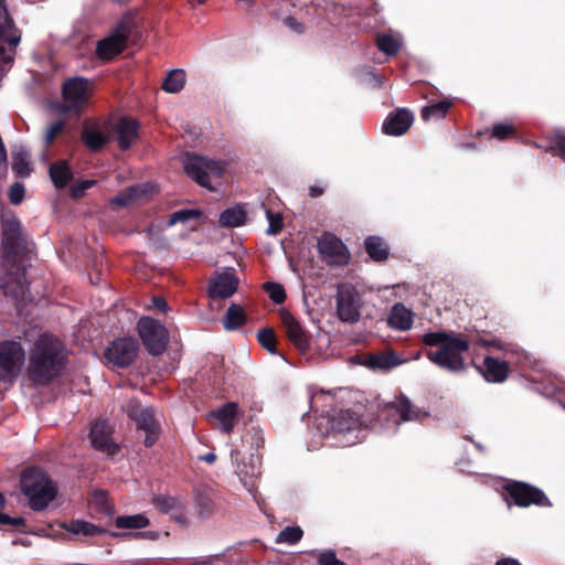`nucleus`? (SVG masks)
I'll list each match as a JSON object with an SVG mask.
<instances>
[{"instance_id":"f257e3e1","label":"nucleus","mask_w":565,"mask_h":565,"mask_svg":"<svg viewBox=\"0 0 565 565\" xmlns=\"http://www.w3.org/2000/svg\"><path fill=\"white\" fill-rule=\"evenodd\" d=\"M66 363L62 341L49 333L40 334L29 352L28 377L35 385H46L62 374Z\"/></svg>"},{"instance_id":"f03ea898","label":"nucleus","mask_w":565,"mask_h":565,"mask_svg":"<svg viewBox=\"0 0 565 565\" xmlns=\"http://www.w3.org/2000/svg\"><path fill=\"white\" fill-rule=\"evenodd\" d=\"M423 342L426 345L437 347V350L426 352L431 363L449 372H459L465 369L463 353L469 350L467 340L445 331H436L425 333Z\"/></svg>"},{"instance_id":"7ed1b4c3","label":"nucleus","mask_w":565,"mask_h":565,"mask_svg":"<svg viewBox=\"0 0 565 565\" xmlns=\"http://www.w3.org/2000/svg\"><path fill=\"white\" fill-rule=\"evenodd\" d=\"M315 434L328 436L339 435L343 446H352L366 437V427L359 414L351 409L334 412L331 416H319L313 426Z\"/></svg>"},{"instance_id":"20e7f679","label":"nucleus","mask_w":565,"mask_h":565,"mask_svg":"<svg viewBox=\"0 0 565 565\" xmlns=\"http://www.w3.org/2000/svg\"><path fill=\"white\" fill-rule=\"evenodd\" d=\"M428 413L414 405L409 398L399 394L393 402L380 404L373 422V429L379 434L394 435L406 422L422 420Z\"/></svg>"},{"instance_id":"39448f33","label":"nucleus","mask_w":565,"mask_h":565,"mask_svg":"<svg viewBox=\"0 0 565 565\" xmlns=\"http://www.w3.org/2000/svg\"><path fill=\"white\" fill-rule=\"evenodd\" d=\"M21 490L33 511H43L57 495V489L45 472L33 467L23 471Z\"/></svg>"},{"instance_id":"423d86ee","label":"nucleus","mask_w":565,"mask_h":565,"mask_svg":"<svg viewBox=\"0 0 565 565\" xmlns=\"http://www.w3.org/2000/svg\"><path fill=\"white\" fill-rule=\"evenodd\" d=\"M183 168L186 175L199 185L214 191L213 181L221 179L225 163L198 154H186L183 159Z\"/></svg>"},{"instance_id":"0eeeda50","label":"nucleus","mask_w":565,"mask_h":565,"mask_svg":"<svg viewBox=\"0 0 565 565\" xmlns=\"http://www.w3.org/2000/svg\"><path fill=\"white\" fill-rule=\"evenodd\" d=\"M125 412L136 423L137 430L145 434L143 445L146 447L153 446L161 434V425L156 416V411L131 399L126 404Z\"/></svg>"},{"instance_id":"6e6552de","label":"nucleus","mask_w":565,"mask_h":565,"mask_svg":"<svg viewBox=\"0 0 565 565\" xmlns=\"http://www.w3.org/2000/svg\"><path fill=\"white\" fill-rule=\"evenodd\" d=\"M363 305L362 294L354 286L344 284L338 287L335 310L338 318L342 322L356 323L361 319Z\"/></svg>"},{"instance_id":"1a4fd4ad","label":"nucleus","mask_w":565,"mask_h":565,"mask_svg":"<svg viewBox=\"0 0 565 565\" xmlns=\"http://www.w3.org/2000/svg\"><path fill=\"white\" fill-rule=\"evenodd\" d=\"M137 329L149 354L159 355L167 349L169 334L162 323L150 317H142L138 321Z\"/></svg>"},{"instance_id":"9d476101","label":"nucleus","mask_w":565,"mask_h":565,"mask_svg":"<svg viewBox=\"0 0 565 565\" xmlns=\"http://www.w3.org/2000/svg\"><path fill=\"white\" fill-rule=\"evenodd\" d=\"M25 351L18 341L0 342V382L15 379L24 363Z\"/></svg>"},{"instance_id":"9b49d317","label":"nucleus","mask_w":565,"mask_h":565,"mask_svg":"<svg viewBox=\"0 0 565 565\" xmlns=\"http://www.w3.org/2000/svg\"><path fill=\"white\" fill-rule=\"evenodd\" d=\"M130 34V25L127 20H121L109 35L99 40L96 44V55L99 60L110 61L121 53Z\"/></svg>"},{"instance_id":"f8f14e48","label":"nucleus","mask_w":565,"mask_h":565,"mask_svg":"<svg viewBox=\"0 0 565 565\" xmlns=\"http://www.w3.org/2000/svg\"><path fill=\"white\" fill-rule=\"evenodd\" d=\"M509 497L514 504L519 507H529L536 504L541 507H550L551 502L544 492L535 487L520 481H510L504 486Z\"/></svg>"},{"instance_id":"ddd939ff","label":"nucleus","mask_w":565,"mask_h":565,"mask_svg":"<svg viewBox=\"0 0 565 565\" xmlns=\"http://www.w3.org/2000/svg\"><path fill=\"white\" fill-rule=\"evenodd\" d=\"M317 246L321 256L331 266H345L351 259L347 245L331 233H323Z\"/></svg>"},{"instance_id":"4468645a","label":"nucleus","mask_w":565,"mask_h":565,"mask_svg":"<svg viewBox=\"0 0 565 565\" xmlns=\"http://www.w3.org/2000/svg\"><path fill=\"white\" fill-rule=\"evenodd\" d=\"M139 351V343L132 338H121L111 342L105 351L109 363L125 367L134 362Z\"/></svg>"},{"instance_id":"2eb2a0df","label":"nucleus","mask_w":565,"mask_h":565,"mask_svg":"<svg viewBox=\"0 0 565 565\" xmlns=\"http://www.w3.org/2000/svg\"><path fill=\"white\" fill-rule=\"evenodd\" d=\"M89 81L84 77H73L63 85L65 110L73 111L82 108L88 98Z\"/></svg>"},{"instance_id":"dca6fc26","label":"nucleus","mask_w":565,"mask_h":565,"mask_svg":"<svg viewBox=\"0 0 565 565\" xmlns=\"http://www.w3.org/2000/svg\"><path fill=\"white\" fill-rule=\"evenodd\" d=\"M238 287V278L233 268H226L215 273L209 284L207 292L213 299H226L235 294Z\"/></svg>"},{"instance_id":"f3484780","label":"nucleus","mask_w":565,"mask_h":565,"mask_svg":"<svg viewBox=\"0 0 565 565\" xmlns=\"http://www.w3.org/2000/svg\"><path fill=\"white\" fill-rule=\"evenodd\" d=\"M280 318L286 331V335L294 344V347L297 348L300 353L308 352L310 348V339L306 329L288 311H281Z\"/></svg>"},{"instance_id":"a211bd4d","label":"nucleus","mask_w":565,"mask_h":565,"mask_svg":"<svg viewBox=\"0 0 565 565\" xmlns=\"http://www.w3.org/2000/svg\"><path fill=\"white\" fill-rule=\"evenodd\" d=\"M90 444L94 449L107 455H115L118 446L111 441L110 429L106 420H97L93 424L89 431Z\"/></svg>"},{"instance_id":"6ab92c4d","label":"nucleus","mask_w":565,"mask_h":565,"mask_svg":"<svg viewBox=\"0 0 565 565\" xmlns=\"http://www.w3.org/2000/svg\"><path fill=\"white\" fill-rule=\"evenodd\" d=\"M156 507L160 512L169 514L177 523L188 524L186 502L179 497L159 495L156 498Z\"/></svg>"},{"instance_id":"aec40b11","label":"nucleus","mask_w":565,"mask_h":565,"mask_svg":"<svg viewBox=\"0 0 565 565\" xmlns=\"http://www.w3.org/2000/svg\"><path fill=\"white\" fill-rule=\"evenodd\" d=\"M414 115L406 108L391 113L383 122V132L388 136H402L413 125Z\"/></svg>"},{"instance_id":"412c9836","label":"nucleus","mask_w":565,"mask_h":565,"mask_svg":"<svg viewBox=\"0 0 565 565\" xmlns=\"http://www.w3.org/2000/svg\"><path fill=\"white\" fill-rule=\"evenodd\" d=\"M111 130L121 150L129 149L138 137V124L131 118H120Z\"/></svg>"},{"instance_id":"4be33fe9","label":"nucleus","mask_w":565,"mask_h":565,"mask_svg":"<svg viewBox=\"0 0 565 565\" xmlns=\"http://www.w3.org/2000/svg\"><path fill=\"white\" fill-rule=\"evenodd\" d=\"M217 420L218 429L224 434H231L238 422V404L228 402L211 413Z\"/></svg>"},{"instance_id":"5701e85b","label":"nucleus","mask_w":565,"mask_h":565,"mask_svg":"<svg viewBox=\"0 0 565 565\" xmlns=\"http://www.w3.org/2000/svg\"><path fill=\"white\" fill-rule=\"evenodd\" d=\"M414 312L406 308L403 303H395L387 318V323L392 329L398 331H407L412 329Z\"/></svg>"},{"instance_id":"b1692460","label":"nucleus","mask_w":565,"mask_h":565,"mask_svg":"<svg viewBox=\"0 0 565 565\" xmlns=\"http://www.w3.org/2000/svg\"><path fill=\"white\" fill-rule=\"evenodd\" d=\"M483 377L487 382L502 383L509 374L508 363L497 358L486 356L483 360Z\"/></svg>"},{"instance_id":"393cba45","label":"nucleus","mask_w":565,"mask_h":565,"mask_svg":"<svg viewBox=\"0 0 565 565\" xmlns=\"http://www.w3.org/2000/svg\"><path fill=\"white\" fill-rule=\"evenodd\" d=\"M152 190L153 186L150 183L132 185L119 192L114 199H111V203L119 206H129L137 199L148 195Z\"/></svg>"},{"instance_id":"a878e982","label":"nucleus","mask_w":565,"mask_h":565,"mask_svg":"<svg viewBox=\"0 0 565 565\" xmlns=\"http://www.w3.org/2000/svg\"><path fill=\"white\" fill-rule=\"evenodd\" d=\"M62 527L74 536L93 537L105 533V530L84 520H72L63 523Z\"/></svg>"},{"instance_id":"bb28decb","label":"nucleus","mask_w":565,"mask_h":565,"mask_svg":"<svg viewBox=\"0 0 565 565\" xmlns=\"http://www.w3.org/2000/svg\"><path fill=\"white\" fill-rule=\"evenodd\" d=\"M364 247L370 258L374 262H383L390 255V246L381 236H367L364 241Z\"/></svg>"},{"instance_id":"cd10ccee","label":"nucleus","mask_w":565,"mask_h":565,"mask_svg":"<svg viewBox=\"0 0 565 565\" xmlns=\"http://www.w3.org/2000/svg\"><path fill=\"white\" fill-rule=\"evenodd\" d=\"M402 363L403 361L398 355L392 351L373 354L366 360V365L369 367L382 371L392 370Z\"/></svg>"},{"instance_id":"c85d7f7f","label":"nucleus","mask_w":565,"mask_h":565,"mask_svg":"<svg viewBox=\"0 0 565 565\" xmlns=\"http://www.w3.org/2000/svg\"><path fill=\"white\" fill-rule=\"evenodd\" d=\"M246 211L239 204L224 210L218 217V223L223 227H237L245 223Z\"/></svg>"},{"instance_id":"c756f323","label":"nucleus","mask_w":565,"mask_h":565,"mask_svg":"<svg viewBox=\"0 0 565 565\" xmlns=\"http://www.w3.org/2000/svg\"><path fill=\"white\" fill-rule=\"evenodd\" d=\"M246 322V316L243 307L237 303H231L223 318V327L227 331H234Z\"/></svg>"},{"instance_id":"7c9ffc66","label":"nucleus","mask_w":565,"mask_h":565,"mask_svg":"<svg viewBox=\"0 0 565 565\" xmlns=\"http://www.w3.org/2000/svg\"><path fill=\"white\" fill-rule=\"evenodd\" d=\"M12 26L13 22L11 21L6 33L0 36V61L3 63H10L13 60L14 46L20 42V35L11 34Z\"/></svg>"},{"instance_id":"2f4dec72","label":"nucleus","mask_w":565,"mask_h":565,"mask_svg":"<svg viewBox=\"0 0 565 565\" xmlns=\"http://www.w3.org/2000/svg\"><path fill=\"white\" fill-rule=\"evenodd\" d=\"M50 177L56 188L63 189L70 183L73 174L68 164L65 161H60L50 167Z\"/></svg>"},{"instance_id":"473e14b6","label":"nucleus","mask_w":565,"mask_h":565,"mask_svg":"<svg viewBox=\"0 0 565 565\" xmlns=\"http://www.w3.org/2000/svg\"><path fill=\"white\" fill-rule=\"evenodd\" d=\"M12 170L22 178L28 177L31 172L30 153L22 146L12 153Z\"/></svg>"},{"instance_id":"72a5a7b5","label":"nucleus","mask_w":565,"mask_h":565,"mask_svg":"<svg viewBox=\"0 0 565 565\" xmlns=\"http://www.w3.org/2000/svg\"><path fill=\"white\" fill-rule=\"evenodd\" d=\"M186 81V75L183 70L174 68L168 72L163 83L162 89L170 94H177L183 89Z\"/></svg>"},{"instance_id":"f704fd0d","label":"nucleus","mask_w":565,"mask_h":565,"mask_svg":"<svg viewBox=\"0 0 565 565\" xmlns=\"http://www.w3.org/2000/svg\"><path fill=\"white\" fill-rule=\"evenodd\" d=\"M149 524L148 518L143 514H132V515H120L115 520V525L118 529H143Z\"/></svg>"},{"instance_id":"c9c22d12","label":"nucleus","mask_w":565,"mask_h":565,"mask_svg":"<svg viewBox=\"0 0 565 565\" xmlns=\"http://www.w3.org/2000/svg\"><path fill=\"white\" fill-rule=\"evenodd\" d=\"M451 106L450 100H441L422 108L420 116L424 120L440 119L446 116Z\"/></svg>"},{"instance_id":"e433bc0d","label":"nucleus","mask_w":565,"mask_h":565,"mask_svg":"<svg viewBox=\"0 0 565 565\" xmlns=\"http://www.w3.org/2000/svg\"><path fill=\"white\" fill-rule=\"evenodd\" d=\"M376 44L379 50L388 56L396 54L401 47L399 39L388 33L377 34Z\"/></svg>"},{"instance_id":"4c0bfd02","label":"nucleus","mask_w":565,"mask_h":565,"mask_svg":"<svg viewBox=\"0 0 565 565\" xmlns=\"http://www.w3.org/2000/svg\"><path fill=\"white\" fill-rule=\"evenodd\" d=\"M239 457L241 451L238 449H231L232 463L236 466L237 475L241 478L242 482L244 483L245 488L248 491H252V489L254 488V481L252 480V478L258 475V470L256 469V467H252L250 478H248V472L244 471V469L239 467Z\"/></svg>"},{"instance_id":"58836bf2","label":"nucleus","mask_w":565,"mask_h":565,"mask_svg":"<svg viewBox=\"0 0 565 565\" xmlns=\"http://www.w3.org/2000/svg\"><path fill=\"white\" fill-rule=\"evenodd\" d=\"M83 139L86 146L94 151L99 150L108 141L106 135L94 128L84 129Z\"/></svg>"},{"instance_id":"ea45409f","label":"nucleus","mask_w":565,"mask_h":565,"mask_svg":"<svg viewBox=\"0 0 565 565\" xmlns=\"http://www.w3.org/2000/svg\"><path fill=\"white\" fill-rule=\"evenodd\" d=\"M303 535V531L299 526H286L282 529L276 537L278 544H296Z\"/></svg>"},{"instance_id":"a19ab883","label":"nucleus","mask_w":565,"mask_h":565,"mask_svg":"<svg viewBox=\"0 0 565 565\" xmlns=\"http://www.w3.org/2000/svg\"><path fill=\"white\" fill-rule=\"evenodd\" d=\"M201 216V211L195 209H183L173 212L168 222V226H173L177 223H186L191 220H196Z\"/></svg>"},{"instance_id":"79ce46f5","label":"nucleus","mask_w":565,"mask_h":565,"mask_svg":"<svg viewBox=\"0 0 565 565\" xmlns=\"http://www.w3.org/2000/svg\"><path fill=\"white\" fill-rule=\"evenodd\" d=\"M260 345L271 354H276V334L270 328H263L257 332Z\"/></svg>"},{"instance_id":"37998d69","label":"nucleus","mask_w":565,"mask_h":565,"mask_svg":"<svg viewBox=\"0 0 565 565\" xmlns=\"http://www.w3.org/2000/svg\"><path fill=\"white\" fill-rule=\"evenodd\" d=\"M264 289L275 303H281L285 301L286 291L282 285L278 282L267 281L264 284Z\"/></svg>"},{"instance_id":"c03bdc74","label":"nucleus","mask_w":565,"mask_h":565,"mask_svg":"<svg viewBox=\"0 0 565 565\" xmlns=\"http://www.w3.org/2000/svg\"><path fill=\"white\" fill-rule=\"evenodd\" d=\"M317 565H347L339 559L332 550H324L317 556Z\"/></svg>"},{"instance_id":"a18cd8bd","label":"nucleus","mask_w":565,"mask_h":565,"mask_svg":"<svg viewBox=\"0 0 565 565\" xmlns=\"http://www.w3.org/2000/svg\"><path fill=\"white\" fill-rule=\"evenodd\" d=\"M266 217L269 223L266 233L268 235H276L282 230V218L279 214H274L266 210Z\"/></svg>"},{"instance_id":"49530a36","label":"nucleus","mask_w":565,"mask_h":565,"mask_svg":"<svg viewBox=\"0 0 565 565\" xmlns=\"http://www.w3.org/2000/svg\"><path fill=\"white\" fill-rule=\"evenodd\" d=\"M24 185L20 182H15L10 186L9 199L13 205H18L23 201L24 198Z\"/></svg>"},{"instance_id":"de8ad7c7","label":"nucleus","mask_w":565,"mask_h":565,"mask_svg":"<svg viewBox=\"0 0 565 565\" xmlns=\"http://www.w3.org/2000/svg\"><path fill=\"white\" fill-rule=\"evenodd\" d=\"M551 149L555 150L556 153L562 157L565 161V135L556 134L555 137L551 140Z\"/></svg>"},{"instance_id":"09e8293b","label":"nucleus","mask_w":565,"mask_h":565,"mask_svg":"<svg viewBox=\"0 0 565 565\" xmlns=\"http://www.w3.org/2000/svg\"><path fill=\"white\" fill-rule=\"evenodd\" d=\"M63 127H64L63 120H57V121L51 124L47 127L45 135H44L45 143L50 145L54 140L56 135L63 129Z\"/></svg>"},{"instance_id":"8fccbe9b","label":"nucleus","mask_w":565,"mask_h":565,"mask_svg":"<svg viewBox=\"0 0 565 565\" xmlns=\"http://www.w3.org/2000/svg\"><path fill=\"white\" fill-rule=\"evenodd\" d=\"M513 131V126L510 124H497L493 126L492 136L495 139L503 140Z\"/></svg>"},{"instance_id":"3c124183","label":"nucleus","mask_w":565,"mask_h":565,"mask_svg":"<svg viewBox=\"0 0 565 565\" xmlns=\"http://www.w3.org/2000/svg\"><path fill=\"white\" fill-rule=\"evenodd\" d=\"M245 441H250V445L256 450L264 445V438L260 430L253 428L245 436Z\"/></svg>"},{"instance_id":"603ef678","label":"nucleus","mask_w":565,"mask_h":565,"mask_svg":"<svg viewBox=\"0 0 565 565\" xmlns=\"http://www.w3.org/2000/svg\"><path fill=\"white\" fill-rule=\"evenodd\" d=\"M11 24V18L4 6V0H0V36H2Z\"/></svg>"},{"instance_id":"864d4df0","label":"nucleus","mask_w":565,"mask_h":565,"mask_svg":"<svg viewBox=\"0 0 565 565\" xmlns=\"http://www.w3.org/2000/svg\"><path fill=\"white\" fill-rule=\"evenodd\" d=\"M282 23L286 28H288L296 34H301L305 32L303 24L300 21H298L295 17L289 15L284 18Z\"/></svg>"},{"instance_id":"5fc2aeb1","label":"nucleus","mask_w":565,"mask_h":565,"mask_svg":"<svg viewBox=\"0 0 565 565\" xmlns=\"http://www.w3.org/2000/svg\"><path fill=\"white\" fill-rule=\"evenodd\" d=\"M0 523L18 527L24 525L25 520L22 516H10L9 514L0 512Z\"/></svg>"},{"instance_id":"6e6d98bb","label":"nucleus","mask_w":565,"mask_h":565,"mask_svg":"<svg viewBox=\"0 0 565 565\" xmlns=\"http://www.w3.org/2000/svg\"><path fill=\"white\" fill-rule=\"evenodd\" d=\"M94 183H95V181H93V180H84V181H82L81 183H78L77 185H75L72 189V196L73 198H81L87 189L93 186Z\"/></svg>"},{"instance_id":"4d7b16f0","label":"nucleus","mask_w":565,"mask_h":565,"mask_svg":"<svg viewBox=\"0 0 565 565\" xmlns=\"http://www.w3.org/2000/svg\"><path fill=\"white\" fill-rule=\"evenodd\" d=\"M95 500L100 503L103 505V511L107 514V515H111L113 514V510L110 509V507L106 503V494L102 491L99 492H95Z\"/></svg>"},{"instance_id":"13d9d810","label":"nucleus","mask_w":565,"mask_h":565,"mask_svg":"<svg viewBox=\"0 0 565 565\" xmlns=\"http://www.w3.org/2000/svg\"><path fill=\"white\" fill-rule=\"evenodd\" d=\"M152 306H153L157 310H159V311H161V312H163V313L168 312V310H169L168 302H167V301H166V299H164V298H162V297H153V298H152Z\"/></svg>"},{"instance_id":"bf43d9fd","label":"nucleus","mask_w":565,"mask_h":565,"mask_svg":"<svg viewBox=\"0 0 565 565\" xmlns=\"http://www.w3.org/2000/svg\"><path fill=\"white\" fill-rule=\"evenodd\" d=\"M497 347H498V349L504 351L505 353H509V352L516 353V354L522 353L519 349H513L512 347L503 344L501 342L498 343Z\"/></svg>"},{"instance_id":"052dcab7","label":"nucleus","mask_w":565,"mask_h":565,"mask_svg":"<svg viewBox=\"0 0 565 565\" xmlns=\"http://www.w3.org/2000/svg\"><path fill=\"white\" fill-rule=\"evenodd\" d=\"M495 565H522L518 559L515 558H502L497 562Z\"/></svg>"},{"instance_id":"680f3d73","label":"nucleus","mask_w":565,"mask_h":565,"mask_svg":"<svg viewBox=\"0 0 565 565\" xmlns=\"http://www.w3.org/2000/svg\"><path fill=\"white\" fill-rule=\"evenodd\" d=\"M310 196L318 198L323 193V189L320 186H310L309 189Z\"/></svg>"},{"instance_id":"e2e57ef3","label":"nucleus","mask_w":565,"mask_h":565,"mask_svg":"<svg viewBox=\"0 0 565 565\" xmlns=\"http://www.w3.org/2000/svg\"><path fill=\"white\" fill-rule=\"evenodd\" d=\"M201 460L213 463L216 460V455L214 452H207L206 455L200 457Z\"/></svg>"},{"instance_id":"0e129e2a","label":"nucleus","mask_w":565,"mask_h":565,"mask_svg":"<svg viewBox=\"0 0 565 565\" xmlns=\"http://www.w3.org/2000/svg\"><path fill=\"white\" fill-rule=\"evenodd\" d=\"M370 74H371V77H372V79L374 82V86L375 87H381L383 85V83H384L383 78L380 75H377V74H375L373 72H371Z\"/></svg>"},{"instance_id":"69168bd1","label":"nucleus","mask_w":565,"mask_h":565,"mask_svg":"<svg viewBox=\"0 0 565 565\" xmlns=\"http://www.w3.org/2000/svg\"><path fill=\"white\" fill-rule=\"evenodd\" d=\"M213 562L212 557H207L204 559H194L191 565H211Z\"/></svg>"},{"instance_id":"338daca9","label":"nucleus","mask_w":565,"mask_h":565,"mask_svg":"<svg viewBox=\"0 0 565 565\" xmlns=\"http://www.w3.org/2000/svg\"><path fill=\"white\" fill-rule=\"evenodd\" d=\"M135 535L136 536H141V537H148V539H154L156 537V534L151 533V532H141V533H137Z\"/></svg>"},{"instance_id":"774afa93","label":"nucleus","mask_w":565,"mask_h":565,"mask_svg":"<svg viewBox=\"0 0 565 565\" xmlns=\"http://www.w3.org/2000/svg\"><path fill=\"white\" fill-rule=\"evenodd\" d=\"M238 2H243L246 7H250L254 4V0H237Z\"/></svg>"}]
</instances>
